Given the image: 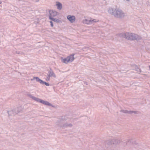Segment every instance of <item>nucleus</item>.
Wrapping results in <instances>:
<instances>
[{
	"label": "nucleus",
	"instance_id": "1",
	"mask_svg": "<svg viewBox=\"0 0 150 150\" xmlns=\"http://www.w3.org/2000/svg\"><path fill=\"white\" fill-rule=\"evenodd\" d=\"M74 55H71L67 57L66 58L63 59L62 58V62L67 64L69 61H72L74 59Z\"/></svg>",
	"mask_w": 150,
	"mask_h": 150
},
{
	"label": "nucleus",
	"instance_id": "2",
	"mask_svg": "<svg viewBox=\"0 0 150 150\" xmlns=\"http://www.w3.org/2000/svg\"><path fill=\"white\" fill-rule=\"evenodd\" d=\"M50 16L49 18L50 19L52 18V17H54L56 16L58 14V13L55 11H53L52 10H50L49 11Z\"/></svg>",
	"mask_w": 150,
	"mask_h": 150
},
{
	"label": "nucleus",
	"instance_id": "3",
	"mask_svg": "<svg viewBox=\"0 0 150 150\" xmlns=\"http://www.w3.org/2000/svg\"><path fill=\"white\" fill-rule=\"evenodd\" d=\"M67 18L68 20L71 23H73L74 21L75 18L74 16H71L69 15L67 16Z\"/></svg>",
	"mask_w": 150,
	"mask_h": 150
},
{
	"label": "nucleus",
	"instance_id": "4",
	"mask_svg": "<svg viewBox=\"0 0 150 150\" xmlns=\"http://www.w3.org/2000/svg\"><path fill=\"white\" fill-rule=\"evenodd\" d=\"M132 36V35H131L129 33H127L125 34V38L127 39L133 40H134V38H133Z\"/></svg>",
	"mask_w": 150,
	"mask_h": 150
},
{
	"label": "nucleus",
	"instance_id": "5",
	"mask_svg": "<svg viewBox=\"0 0 150 150\" xmlns=\"http://www.w3.org/2000/svg\"><path fill=\"white\" fill-rule=\"evenodd\" d=\"M39 102L46 105H50V103L48 102L45 101L43 100H39L38 101Z\"/></svg>",
	"mask_w": 150,
	"mask_h": 150
},
{
	"label": "nucleus",
	"instance_id": "6",
	"mask_svg": "<svg viewBox=\"0 0 150 150\" xmlns=\"http://www.w3.org/2000/svg\"><path fill=\"white\" fill-rule=\"evenodd\" d=\"M39 102L46 105H50V103L48 102L45 101L43 100H39L38 101Z\"/></svg>",
	"mask_w": 150,
	"mask_h": 150
},
{
	"label": "nucleus",
	"instance_id": "7",
	"mask_svg": "<svg viewBox=\"0 0 150 150\" xmlns=\"http://www.w3.org/2000/svg\"><path fill=\"white\" fill-rule=\"evenodd\" d=\"M56 6H57V8L59 9H61L62 7V5L61 4L58 2H57Z\"/></svg>",
	"mask_w": 150,
	"mask_h": 150
},
{
	"label": "nucleus",
	"instance_id": "8",
	"mask_svg": "<svg viewBox=\"0 0 150 150\" xmlns=\"http://www.w3.org/2000/svg\"><path fill=\"white\" fill-rule=\"evenodd\" d=\"M33 79H36L37 81L39 82L40 83L43 82V81L40 79L39 78L37 77H34Z\"/></svg>",
	"mask_w": 150,
	"mask_h": 150
},
{
	"label": "nucleus",
	"instance_id": "9",
	"mask_svg": "<svg viewBox=\"0 0 150 150\" xmlns=\"http://www.w3.org/2000/svg\"><path fill=\"white\" fill-rule=\"evenodd\" d=\"M50 19L56 22H59L60 21L59 20L54 18H51Z\"/></svg>",
	"mask_w": 150,
	"mask_h": 150
},
{
	"label": "nucleus",
	"instance_id": "10",
	"mask_svg": "<svg viewBox=\"0 0 150 150\" xmlns=\"http://www.w3.org/2000/svg\"><path fill=\"white\" fill-rule=\"evenodd\" d=\"M41 84H45L47 86H49V84L48 83H47L45 82H44L43 81V82Z\"/></svg>",
	"mask_w": 150,
	"mask_h": 150
},
{
	"label": "nucleus",
	"instance_id": "11",
	"mask_svg": "<svg viewBox=\"0 0 150 150\" xmlns=\"http://www.w3.org/2000/svg\"><path fill=\"white\" fill-rule=\"evenodd\" d=\"M50 23H51V25L52 27H53V25L52 23V21H50Z\"/></svg>",
	"mask_w": 150,
	"mask_h": 150
},
{
	"label": "nucleus",
	"instance_id": "12",
	"mask_svg": "<svg viewBox=\"0 0 150 150\" xmlns=\"http://www.w3.org/2000/svg\"><path fill=\"white\" fill-rule=\"evenodd\" d=\"M121 12L120 11H118L117 13V14H119L120 15L121 14Z\"/></svg>",
	"mask_w": 150,
	"mask_h": 150
},
{
	"label": "nucleus",
	"instance_id": "13",
	"mask_svg": "<svg viewBox=\"0 0 150 150\" xmlns=\"http://www.w3.org/2000/svg\"><path fill=\"white\" fill-rule=\"evenodd\" d=\"M115 16L116 17V16H117V15H115Z\"/></svg>",
	"mask_w": 150,
	"mask_h": 150
}]
</instances>
